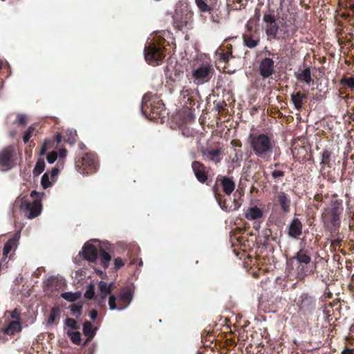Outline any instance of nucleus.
Masks as SVG:
<instances>
[{
  "mask_svg": "<svg viewBox=\"0 0 354 354\" xmlns=\"http://www.w3.org/2000/svg\"><path fill=\"white\" fill-rule=\"evenodd\" d=\"M34 131L35 127L33 126H30L28 127V130L26 131L23 137L24 142H27L30 140V138L32 136Z\"/></svg>",
  "mask_w": 354,
  "mask_h": 354,
  "instance_id": "nucleus-49",
  "label": "nucleus"
},
{
  "mask_svg": "<svg viewBox=\"0 0 354 354\" xmlns=\"http://www.w3.org/2000/svg\"><path fill=\"white\" fill-rule=\"evenodd\" d=\"M41 184L44 189L49 187L51 183L49 180V177L47 174H44L41 177Z\"/></svg>",
  "mask_w": 354,
  "mask_h": 354,
  "instance_id": "nucleus-50",
  "label": "nucleus"
},
{
  "mask_svg": "<svg viewBox=\"0 0 354 354\" xmlns=\"http://www.w3.org/2000/svg\"><path fill=\"white\" fill-rule=\"evenodd\" d=\"M57 158V152L56 151H52L49 153L47 156L46 159L48 163L52 164L53 163Z\"/></svg>",
  "mask_w": 354,
  "mask_h": 354,
  "instance_id": "nucleus-52",
  "label": "nucleus"
},
{
  "mask_svg": "<svg viewBox=\"0 0 354 354\" xmlns=\"http://www.w3.org/2000/svg\"><path fill=\"white\" fill-rule=\"evenodd\" d=\"M352 110L353 111V113L349 116V118L351 120H352V121L354 122V107H352Z\"/></svg>",
  "mask_w": 354,
  "mask_h": 354,
  "instance_id": "nucleus-62",
  "label": "nucleus"
},
{
  "mask_svg": "<svg viewBox=\"0 0 354 354\" xmlns=\"http://www.w3.org/2000/svg\"><path fill=\"white\" fill-rule=\"evenodd\" d=\"M82 306L81 304H73L70 308L71 313L77 318L80 317L82 315Z\"/></svg>",
  "mask_w": 354,
  "mask_h": 354,
  "instance_id": "nucleus-44",
  "label": "nucleus"
},
{
  "mask_svg": "<svg viewBox=\"0 0 354 354\" xmlns=\"http://www.w3.org/2000/svg\"><path fill=\"white\" fill-rule=\"evenodd\" d=\"M194 92V90L191 89L186 86H184L180 91V96L183 98L187 97V102H189V106L187 105V102H185V105L189 109H192V104H195L194 100L193 99V94Z\"/></svg>",
  "mask_w": 354,
  "mask_h": 354,
  "instance_id": "nucleus-28",
  "label": "nucleus"
},
{
  "mask_svg": "<svg viewBox=\"0 0 354 354\" xmlns=\"http://www.w3.org/2000/svg\"><path fill=\"white\" fill-rule=\"evenodd\" d=\"M244 46L252 49L260 44V36L257 30L248 23L246 24V30L242 35Z\"/></svg>",
  "mask_w": 354,
  "mask_h": 354,
  "instance_id": "nucleus-15",
  "label": "nucleus"
},
{
  "mask_svg": "<svg viewBox=\"0 0 354 354\" xmlns=\"http://www.w3.org/2000/svg\"><path fill=\"white\" fill-rule=\"evenodd\" d=\"M11 147H7L0 152V169L3 171L10 168V160L12 156Z\"/></svg>",
  "mask_w": 354,
  "mask_h": 354,
  "instance_id": "nucleus-23",
  "label": "nucleus"
},
{
  "mask_svg": "<svg viewBox=\"0 0 354 354\" xmlns=\"http://www.w3.org/2000/svg\"><path fill=\"white\" fill-rule=\"evenodd\" d=\"M273 203L275 207H278L284 214L290 212L292 201L290 196L284 192H279L274 196Z\"/></svg>",
  "mask_w": 354,
  "mask_h": 354,
  "instance_id": "nucleus-16",
  "label": "nucleus"
},
{
  "mask_svg": "<svg viewBox=\"0 0 354 354\" xmlns=\"http://www.w3.org/2000/svg\"><path fill=\"white\" fill-rule=\"evenodd\" d=\"M218 182L221 186L223 192L230 196L235 189V183L233 180L227 176H218L216 185L213 187L214 197L220 207L226 212H230L238 209L241 206V203L237 199H234L231 205L226 203V198L223 195L218 188Z\"/></svg>",
  "mask_w": 354,
  "mask_h": 354,
  "instance_id": "nucleus-3",
  "label": "nucleus"
},
{
  "mask_svg": "<svg viewBox=\"0 0 354 354\" xmlns=\"http://www.w3.org/2000/svg\"><path fill=\"white\" fill-rule=\"evenodd\" d=\"M251 154L260 160L268 161L275 147L274 136L271 133H250L247 138Z\"/></svg>",
  "mask_w": 354,
  "mask_h": 354,
  "instance_id": "nucleus-2",
  "label": "nucleus"
},
{
  "mask_svg": "<svg viewBox=\"0 0 354 354\" xmlns=\"http://www.w3.org/2000/svg\"><path fill=\"white\" fill-rule=\"evenodd\" d=\"M165 75L166 77L167 84L172 86V84L178 83L183 78V71L176 69L174 66L170 65L167 66L164 69Z\"/></svg>",
  "mask_w": 354,
  "mask_h": 354,
  "instance_id": "nucleus-18",
  "label": "nucleus"
},
{
  "mask_svg": "<svg viewBox=\"0 0 354 354\" xmlns=\"http://www.w3.org/2000/svg\"><path fill=\"white\" fill-rule=\"evenodd\" d=\"M341 354H354V348L345 346L341 352Z\"/></svg>",
  "mask_w": 354,
  "mask_h": 354,
  "instance_id": "nucleus-54",
  "label": "nucleus"
},
{
  "mask_svg": "<svg viewBox=\"0 0 354 354\" xmlns=\"http://www.w3.org/2000/svg\"><path fill=\"white\" fill-rule=\"evenodd\" d=\"M303 225L298 218H294L288 227V234L290 238L297 239L302 234Z\"/></svg>",
  "mask_w": 354,
  "mask_h": 354,
  "instance_id": "nucleus-22",
  "label": "nucleus"
},
{
  "mask_svg": "<svg viewBox=\"0 0 354 354\" xmlns=\"http://www.w3.org/2000/svg\"><path fill=\"white\" fill-rule=\"evenodd\" d=\"M67 335L70 337L71 342L75 344H80L82 341L81 333L79 331L68 330Z\"/></svg>",
  "mask_w": 354,
  "mask_h": 354,
  "instance_id": "nucleus-37",
  "label": "nucleus"
},
{
  "mask_svg": "<svg viewBox=\"0 0 354 354\" xmlns=\"http://www.w3.org/2000/svg\"><path fill=\"white\" fill-rule=\"evenodd\" d=\"M288 263L295 270L297 277L299 280L314 273L316 266L312 263L310 251L305 248H300L288 260Z\"/></svg>",
  "mask_w": 354,
  "mask_h": 354,
  "instance_id": "nucleus-5",
  "label": "nucleus"
},
{
  "mask_svg": "<svg viewBox=\"0 0 354 354\" xmlns=\"http://www.w3.org/2000/svg\"><path fill=\"white\" fill-rule=\"evenodd\" d=\"M59 173V169L57 168H54L51 171V176L53 178L55 177Z\"/></svg>",
  "mask_w": 354,
  "mask_h": 354,
  "instance_id": "nucleus-59",
  "label": "nucleus"
},
{
  "mask_svg": "<svg viewBox=\"0 0 354 354\" xmlns=\"http://www.w3.org/2000/svg\"><path fill=\"white\" fill-rule=\"evenodd\" d=\"M321 154V162L320 165L322 169H324L326 167H330V158L332 152L328 149H324Z\"/></svg>",
  "mask_w": 354,
  "mask_h": 354,
  "instance_id": "nucleus-32",
  "label": "nucleus"
},
{
  "mask_svg": "<svg viewBox=\"0 0 354 354\" xmlns=\"http://www.w3.org/2000/svg\"><path fill=\"white\" fill-rule=\"evenodd\" d=\"M214 73L212 65L202 64L194 68L192 71V79L196 85H201L210 81Z\"/></svg>",
  "mask_w": 354,
  "mask_h": 354,
  "instance_id": "nucleus-9",
  "label": "nucleus"
},
{
  "mask_svg": "<svg viewBox=\"0 0 354 354\" xmlns=\"http://www.w3.org/2000/svg\"><path fill=\"white\" fill-rule=\"evenodd\" d=\"M11 317L12 318H18L19 317V313L17 311V309H15L12 312V314H11Z\"/></svg>",
  "mask_w": 354,
  "mask_h": 354,
  "instance_id": "nucleus-60",
  "label": "nucleus"
},
{
  "mask_svg": "<svg viewBox=\"0 0 354 354\" xmlns=\"http://www.w3.org/2000/svg\"><path fill=\"white\" fill-rule=\"evenodd\" d=\"M95 330V328L90 322H86L83 325V333L88 337V340L94 337Z\"/></svg>",
  "mask_w": 354,
  "mask_h": 354,
  "instance_id": "nucleus-34",
  "label": "nucleus"
},
{
  "mask_svg": "<svg viewBox=\"0 0 354 354\" xmlns=\"http://www.w3.org/2000/svg\"><path fill=\"white\" fill-rule=\"evenodd\" d=\"M245 217L249 221L257 220L263 217V211L257 206L248 207L244 213Z\"/></svg>",
  "mask_w": 354,
  "mask_h": 354,
  "instance_id": "nucleus-26",
  "label": "nucleus"
},
{
  "mask_svg": "<svg viewBox=\"0 0 354 354\" xmlns=\"http://www.w3.org/2000/svg\"><path fill=\"white\" fill-rule=\"evenodd\" d=\"M60 310L58 308H53L50 310V315L48 319V324L52 325L55 319L59 317Z\"/></svg>",
  "mask_w": 354,
  "mask_h": 354,
  "instance_id": "nucleus-39",
  "label": "nucleus"
},
{
  "mask_svg": "<svg viewBox=\"0 0 354 354\" xmlns=\"http://www.w3.org/2000/svg\"><path fill=\"white\" fill-rule=\"evenodd\" d=\"M192 167L197 180L201 183H205L208 178L207 167L205 165L198 161H194Z\"/></svg>",
  "mask_w": 354,
  "mask_h": 354,
  "instance_id": "nucleus-20",
  "label": "nucleus"
},
{
  "mask_svg": "<svg viewBox=\"0 0 354 354\" xmlns=\"http://www.w3.org/2000/svg\"><path fill=\"white\" fill-rule=\"evenodd\" d=\"M342 240L339 239H335L332 241L331 244L334 246H339L340 245Z\"/></svg>",
  "mask_w": 354,
  "mask_h": 354,
  "instance_id": "nucleus-58",
  "label": "nucleus"
},
{
  "mask_svg": "<svg viewBox=\"0 0 354 354\" xmlns=\"http://www.w3.org/2000/svg\"><path fill=\"white\" fill-rule=\"evenodd\" d=\"M274 61L270 57L263 58L259 64L258 71L263 79L270 78L275 72Z\"/></svg>",
  "mask_w": 354,
  "mask_h": 354,
  "instance_id": "nucleus-17",
  "label": "nucleus"
},
{
  "mask_svg": "<svg viewBox=\"0 0 354 354\" xmlns=\"http://www.w3.org/2000/svg\"><path fill=\"white\" fill-rule=\"evenodd\" d=\"M283 22L279 29L278 38L277 40L287 41L295 37L298 30V27L295 24V18L290 17L289 19H283Z\"/></svg>",
  "mask_w": 354,
  "mask_h": 354,
  "instance_id": "nucleus-11",
  "label": "nucleus"
},
{
  "mask_svg": "<svg viewBox=\"0 0 354 354\" xmlns=\"http://www.w3.org/2000/svg\"><path fill=\"white\" fill-rule=\"evenodd\" d=\"M280 165H281V164H280L279 162H277V163H275V164L274 165V167H279V166H280Z\"/></svg>",
  "mask_w": 354,
  "mask_h": 354,
  "instance_id": "nucleus-64",
  "label": "nucleus"
},
{
  "mask_svg": "<svg viewBox=\"0 0 354 354\" xmlns=\"http://www.w3.org/2000/svg\"><path fill=\"white\" fill-rule=\"evenodd\" d=\"M141 111L146 118L156 122L160 120L161 123L167 113L162 100L150 92L145 93L142 97Z\"/></svg>",
  "mask_w": 354,
  "mask_h": 354,
  "instance_id": "nucleus-4",
  "label": "nucleus"
},
{
  "mask_svg": "<svg viewBox=\"0 0 354 354\" xmlns=\"http://www.w3.org/2000/svg\"><path fill=\"white\" fill-rule=\"evenodd\" d=\"M95 295V285L90 283L86 288V291L84 293V297L87 299H92Z\"/></svg>",
  "mask_w": 354,
  "mask_h": 354,
  "instance_id": "nucleus-46",
  "label": "nucleus"
},
{
  "mask_svg": "<svg viewBox=\"0 0 354 354\" xmlns=\"http://www.w3.org/2000/svg\"><path fill=\"white\" fill-rule=\"evenodd\" d=\"M231 6H232V9H233L234 10H239L243 6V1L242 0L233 1L232 3L231 4Z\"/></svg>",
  "mask_w": 354,
  "mask_h": 354,
  "instance_id": "nucleus-51",
  "label": "nucleus"
},
{
  "mask_svg": "<svg viewBox=\"0 0 354 354\" xmlns=\"http://www.w3.org/2000/svg\"><path fill=\"white\" fill-rule=\"evenodd\" d=\"M19 122L21 124H26V117L24 115H19L18 116Z\"/></svg>",
  "mask_w": 354,
  "mask_h": 354,
  "instance_id": "nucleus-55",
  "label": "nucleus"
},
{
  "mask_svg": "<svg viewBox=\"0 0 354 354\" xmlns=\"http://www.w3.org/2000/svg\"><path fill=\"white\" fill-rule=\"evenodd\" d=\"M313 201L315 203H313V205L317 210H318L322 207V203H324L325 194H316L314 196Z\"/></svg>",
  "mask_w": 354,
  "mask_h": 354,
  "instance_id": "nucleus-38",
  "label": "nucleus"
},
{
  "mask_svg": "<svg viewBox=\"0 0 354 354\" xmlns=\"http://www.w3.org/2000/svg\"><path fill=\"white\" fill-rule=\"evenodd\" d=\"M167 46H170L169 43L164 38L150 42L145 48V58L147 62L151 65H159L165 59L166 54L169 53Z\"/></svg>",
  "mask_w": 354,
  "mask_h": 354,
  "instance_id": "nucleus-6",
  "label": "nucleus"
},
{
  "mask_svg": "<svg viewBox=\"0 0 354 354\" xmlns=\"http://www.w3.org/2000/svg\"><path fill=\"white\" fill-rule=\"evenodd\" d=\"M65 324L72 330H77V322L74 319L67 318L65 320Z\"/></svg>",
  "mask_w": 354,
  "mask_h": 354,
  "instance_id": "nucleus-48",
  "label": "nucleus"
},
{
  "mask_svg": "<svg viewBox=\"0 0 354 354\" xmlns=\"http://www.w3.org/2000/svg\"><path fill=\"white\" fill-rule=\"evenodd\" d=\"M59 154V157L65 158L67 155V150L66 149H61L59 150L57 155Z\"/></svg>",
  "mask_w": 354,
  "mask_h": 354,
  "instance_id": "nucleus-56",
  "label": "nucleus"
},
{
  "mask_svg": "<svg viewBox=\"0 0 354 354\" xmlns=\"http://www.w3.org/2000/svg\"><path fill=\"white\" fill-rule=\"evenodd\" d=\"M100 259L102 265L104 268H107L109 265V261L111 260L110 255L104 251H101L100 253Z\"/></svg>",
  "mask_w": 354,
  "mask_h": 354,
  "instance_id": "nucleus-42",
  "label": "nucleus"
},
{
  "mask_svg": "<svg viewBox=\"0 0 354 354\" xmlns=\"http://www.w3.org/2000/svg\"><path fill=\"white\" fill-rule=\"evenodd\" d=\"M82 295V293L80 292H66L62 294V297L64 298L65 300L73 302L78 299L80 298Z\"/></svg>",
  "mask_w": 354,
  "mask_h": 354,
  "instance_id": "nucleus-36",
  "label": "nucleus"
},
{
  "mask_svg": "<svg viewBox=\"0 0 354 354\" xmlns=\"http://www.w3.org/2000/svg\"><path fill=\"white\" fill-rule=\"evenodd\" d=\"M21 330V324L19 322H10L8 326L3 329L5 334L11 335L15 333L19 332Z\"/></svg>",
  "mask_w": 354,
  "mask_h": 354,
  "instance_id": "nucleus-33",
  "label": "nucleus"
},
{
  "mask_svg": "<svg viewBox=\"0 0 354 354\" xmlns=\"http://www.w3.org/2000/svg\"><path fill=\"white\" fill-rule=\"evenodd\" d=\"M307 98L306 93H302L301 91L291 94V101L292 102L295 108L297 110H300L302 108L304 102Z\"/></svg>",
  "mask_w": 354,
  "mask_h": 354,
  "instance_id": "nucleus-27",
  "label": "nucleus"
},
{
  "mask_svg": "<svg viewBox=\"0 0 354 354\" xmlns=\"http://www.w3.org/2000/svg\"><path fill=\"white\" fill-rule=\"evenodd\" d=\"M271 176L274 182L281 181L285 176V172L281 170L274 169L270 172Z\"/></svg>",
  "mask_w": 354,
  "mask_h": 354,
  "instance_id": "nucleus-41",
  "label": "nucleus"
},
{
  "mask_svg": "<svg viewBox=\"0 0 354 354\" xmlns=\"http://www.w3.org/2000/svg\"><path fill=\"white\" fill-rule=\"evenodd\" d=\"M193 13L187 7H177L173 15V24L176 29L183 30L189 28L192 22Z\"/></svg>",
  "mask_w": 354,
  "mask_h": 354,
  "instance_id": "nucleus-8",
  "label": "nucleus"
},
{
  "mask_svg": "<svg viewBox=\"0 0 354 354\" xmlns=\"http://www.w3.org/2000/svg\"><path fill=\"white\" fill-rule=\"evenodd\" d=\"M230 144L233 147H242V142L239 139H234L231 141Z\"/></svg>",
  "mask_w": 354,
  "mask_h": 354,
  "instance_id": "nucleus-53",
  "label": "nucleus"
},
{
  "mask_svg": "<svg viewBox=\"0 0 354 354\" xmlns=\"http://www.w3.org/2000/svg\"><path fill=\"white\" fill-rule=\"evenodd\" d=\"M203 158L215 164L219 163L222 160L223 151L221 148H206L201 150Z\"/></svg>",
  "mask_w": 354,
  "mask_h": 354,
  "instance_id": "nucleus-19",
  "label": "nucleus"
},
{
  "mask_svg": "<svg viewBox=\"0 0 354 354\" xmlns=\"http://www.w3.org/2000/svg\"><path fill=\"white\" fill-rule=\"evenodd\" d=\"M82 165L84 167V169H87L88 171H95L97 167L95 156L91 153L85 154L82 158Z\"/></svg>",
  "mask_w": 354,
  "mask_h": 354,
  "instance_id": "nucleus-25",
  "label": "nucleus"
},
{
  "mask_svg": "<svg viewBox=\"0 0 354 354\" xmlns=\"http://www.w3.org/2000/svg\"><path fill=\"white\" fill-rule=\"evenodd\" d=\"M295 76L297 80L304 82L308 84L312 81L311 71L309 67L304 68L301 72L295 73Z\"/></svg>",
  "mask_w": 354,
  "mask_h": 354,
  "instance_id": "nucleus-30",
  "label": "nucleus"
},
{
  "mask_svg": "<svg viewBox=\"0 0 354 354\" xmlns=\"http://www.w3.org/2000/svg\"><path fill=\"white\" fill-rule=\"evenodd\" d=\"M99 291L102 299H104L109 296L108 301L109 306H111V295H109L111 293V284H109L106 282L102 281H100Z\"/></svg>",
  "mask_w": 354,
  "mask_h": 354,
  "instance_id": "nucleus-29",
  "label": "nucleus"
},
{
  "mask_svg": "<svg viewBox=\"0 0 354 354\" xmlns=\"http://www.w3.org/2000/svg\"><path fill=\"white\" fill-rule=\"evenodd\" d=\"M133 299V290L130 286L122 288L119 293L112 294V310L126 308Z\"/></svg>",
  "mask_w": 354,
  "mask_h": 354,
  "instance_id": "nucleus-10",
  "label": "nucleus"
},
{
  "mask_svg": "<svg viewBox=\"0 0 354 354\" xmlns=\"http://www.w3.org/2000/svg\"><path fill=\"white\" fill-rule=\"evenodd\" d=\"M324 313H326V314H328V313H329V310H328L326 309V308L325 307V308H324Z\"/></svg>",
  "mask_w": 354,
  "mask_h": 354,
  "instance_id": "nucleus-63",
  "label": "nucleus"
},
{
  "mask_svg": "<svg viewBox=\"0 0 354 354\" xmlns=\"http://www.w3.org/2000/svg\"><path fill=\"white\" fill-rule=\"evenodd\" d=\"M30 196L34 198L32 203L23 200L20 205L21 210L25 212V216L28 219L36 218L41 213V201L44 196V193H39L34 190L31 192Z\"/></svg>",
  "mask_w": 354,
  "mask_h": 354,
  "instance_id": "nucleus-7",
  "label": "nucleus"
},
{
  "mask_svg": "<svg viewBox=\"0 0 354 354\" xmlns=\"http://www.w3.org/2000/svg\"><path fill=\"white\" fill-rule=\"evenodd\" d=\"M89 316L91 317V319L94 320L97 318V310H92L90 311L89 313Z\"/></svg>",
  "mask_w": 354,
  "mask_h": 354,
  "instance_id": "nucleus-57",
  "label": "nucleus"
},
{
  "mask_svg": "<svg viewBox=\"0 0 354 354\" xmlns=\"http://www.w3.org/2000/svg\"><path fill=\"white\" fill-rule=\"evenodd\" d=\"M53 145H54V143H53V141L45 140L44 142L43 143L41 147L39 154L41 156L44 155L47 150H48L50 148L53 147Z\"/></svg>",
  "mask_w": 354,
  "mask_h": 354,
  "instance_id": "nucleus-45",
  "label": "nucleus"
},
{
  "mask_svg": "<svg viewBox=\"0 0 354 354\" xmlns=\"http://www.w3.org/2000/svg\"><path fill=\"white\" fill-rule=\"evenodd\" d=\"M216 55L218 57L220 62L225 64L228 63L230 59L234 57L232 55V45L230 44L226 46L221 45L216 50Z\"/></svg>",
  "mask_w": 354,
  "mask_h": 354,
  "instance_id": "nucleus-21",
  "label": "nucleus"
},
{
  "mask_svg": "<svg viewBox=\"0 0 354 354\" xmlns=\"http://www.w3.org/2000/svg\"><path fill=\"white\" fill-rule=\"evenodd\" d=\"M55 139H56V141H57V143L61 142V141H62V135L60 133H58L56 136Z\"/></svg>",
  "mask_w": 354,
  "mask_h": 354,
  "instance_id": "nucleus-61",
  "label": "nucleus"
},
{
  "mask_svg": "<svg viewBox=\"0 0 354 354\" xmlns=\"http://www.w3.org/2000/svg\"><path fill=\"white\" fill-rule=\"evenodd\" d=\"M44 168H45V162L43 160H39L37 162V163L35 166V168L33 169V174L35 176H39L41 172H43V171L44 170Z\"/></svg>",
  "mask_w": 354,
  "mask_h": 354,
  "instance_id": "nucleus-43",
  "label": "nucleus"
},
{
  "mask_svg": "<svg viewBox=\"0 0 354 354\" xmlns=\"http://www.w3.org/2000/svg\"><path fill=\"white\" fill-rule=\"evenodd\" d=\"M19 237L16 235L14 238L9 239L3 248V257L6 259L10 251L17 247V242Z\"/></svg>",
  "mask_w": 354,
  "mask_h": 354,
  "instance_id": "nucleus-31",
  "label": "nucleus"
},
{
  "mask_svg": "<svg viewBox=\"0 0 354 354\" xmlns=\"http://www.w3.org/2000/svg\"><path fill=\"white\" fill-rule=\"evenodd\" d=\"M125 260L120 257L115 258L113 262V269L118 271L125 265Z\"/></svg>",
  "mask_w": 354,
  "mask_h": 354,
  "instance_id": "nucleus-47",
  "label": "nucleus"
},
{
  "mask_svg": "<svg viewBox=\"0 0 354 354\" xmlns=\"http://www.w3.org/2000/svg\"><path fill=\"white\" fill-rule=\"evenodd\" d=\"M117 245L120 246L122 250H127V257L129 259L128 266L133 265H138L139 267L142 266L143 262L142 259L138 257L140 252V248L136 245H129L127 243L119 242Z\"/></svg>",
  "mask_w": 354,
  "mask_h": 354,
  "instance_id": "nucleus-14",
  "label": "nucleus"
},
{
  "mask_svg": "<svg viewBox=\"0 0 354 354\" xmlns=\"http://www.w3.org/2000/svg\"><path fill=\"white\" fill-rule=\"evenodd\" d=\"M263 21L266 24L265 32L268 39H274L278 38L279 25L277 23V19L274 10H269L263 14Z\"/></svg>",
  "mask_w": 354,
  "mask_h": 354,
  "instance_id": "nucleus-12",
  "label": "nucleus"
},
{
  "mask_svg": "<svg viewBox=\"0 0 354 354\" xmlns=\"http://www.w3.org/2000/svg\"><path fill=\"white\" fill-rule=\"evenodd\" d=\"M195 3L201 12H209L212 10V7L208 4V0H195Z\"/></svg>",
  "mask_w": 354,
  "mask_h": 354,
  "instance_id": "nucleus-35",
  "label": "nucleus"
},
{
  "mask_svg": "<svg viewBox=\"0 0 354 354\" xmlns=\"http://www.w3.org/2000/svg\"><path fill=\"white\" fill-rule=\"evenodd\" d=\"M296 304L304 315H311L316 308V299L308 293L303 292L297 298Z\"/></svg>",
  "mask_w": 354,
  "mask_h": 354,
  "instance_id": "nucleus-13",
  "label": "nucleus"
},
{
  "mask_svg": "<svg viewBox=\"0 0 354 354\" xmlns=\"http://www.w3.org/2000/svg\"><path fill=\"white\" fill-rule=\"evenodd\" d=\"M82 256L88 261H94L97 257V248L91 243H86L82 248Z\"/></svg>",
  "mask_w": 354,
  "mask_h": 354,
  "instance_id": "nucleus-24",
  "label": "nucleus"
},
{
  "mask_svg": "<svg viewBox=\"0 0 354 354\" xmlns=\"http://www.w3.org/2000/svg\"><path fill=\"white\" fill-rule=\"evenodd\" d=\"M340 84L348 86L351 89H354V77H343L340 80Z\"/></svg>",
  "mask_w": 354,
  "mask_h": 354,
  "instance_id": "nucleus-40",
  "label": "nucleus"
},
{
  "mask_svg": "<svg viewBox=\"0 0 354 354\" xmlns=\"http://www.w3.org/2000/svg\"><path fill=\"white\" fill-rule=\"evenodd\" d=\"M325 207L322 211L321 222L331 234H338L344 212L343 201L335 194H325Z\"/></svg>",
  "mask_w": 354,
  "mask_h": 354,
  "instance_id": "nucleus-1",
  "label": "nucleus"
}]
</instances>
